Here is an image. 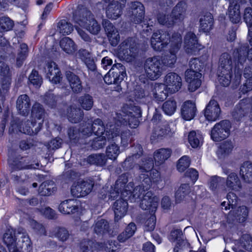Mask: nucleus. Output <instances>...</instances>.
I'll list each match as a JSON object with an SVG mask.
<instances>
[{
	"label": "nucleus",
	"instance_id": "5701e85b",
	"mask_svg": "<svg viewBox=\"0 0 252 252\" xmlns=\"http://www.w3.org/2000/svg\"><path fill=\"white\" fill-rule=\"evenodd\" d=\"M201 74L193 70H187L185 72V79L189 83V90L194 92L198 89L201 85L200 78Z\"/></svg>",
	"mask_w": 252,
	"mask_h": 252
},
{
	"label": "nucleus",
	"instance_id": "f8f14e48",
	"mask_svg": "<svg viewBox=\"0 0 252 252\" xmlns=\"http://www.w3.org/2000/svg\"><path fill=\"white\" fill-rule=\"evenodd\" d=\"M231 124L228 120H223L216 124L211 130V136L214 141H220L230 134Z\"/></svg>",
	"mask_w": 252,
	"mask_h": 252
},
{
	"label": "nucleus",
	"instance_id": "f257e3e1",
	"mask_svg": "<svg viewBox=\"0 0 252 252\" xmlns=\"http://www.w3.org/2000/svg\"><path fill=\"white\" fill-rule=\"evenodd\" d=\"M74 21L78 34L86 42H90L91 37L84 30L94 35L98 34L101 31L100 24L92 12L86 8L81 9L78 15L74 16Z\"/></svg>",
	"mask_w": 252,
	"mask_h": 252
},
{
	"label": "nucleus",
	"instance_id": "052dcab7",
	"mask_svg": "<svg viewBox=\"0 0 252 252\" xmlns=\"http://www.w3.org/2000/svg\"><path fill=\"white\" fill-rule=\"evenodd\" d=\"M224 183L223 178L217 176L212 177L210 179L209 188L214 192H217L220 189Z\"/></svg>",
	"mask_w": 252,
	"mask_h": 252
},
{
	"label": "nucleus",
	"instance_id": "9d476101",
	"mask_svg": "<svg viewBox=\"0 0 252 252\" xmlns=\"http://www.w3.org/2000/svg\"><path fill=\"white\" fill-rule=\"evenodd\" d=\"M170 37L169 33L162 31H157L153 33L151 38V45L152 48L156 51H161L170 43Z\"/></svg>",
	"mask_w": 252,
	"mask_h": 252
},
{
	"label": "nucleus",
	"instance_id": "c03bdc74",
	"mask_svg": "<svg viewBox=\"0 0 252 252\" xmlns=\"http://www.w3.org/2000/svg\"><path fill=\"white\" fill-rule=\"evenodd\" d=\"M78 56L89 70H95L96 65L94 58L88 51L84 49L80 50L78 52Z\"/></svg>",
	"mask_w": 252,
	"mask_h": 252
},
{
	"label": "nucleus",
	"instance_id": "680f3d73",
	"mask_svg": "<svg viewBox=\"0 0 252 252\" xmlns=\"http://www.w3.org/2000/svg\"><path fill=\"white\" fill-rule=\"evenodd\" d=\"M78 101L81 106L85 110H90L93 106V97L89 94H85L80 97Z\"/></svg>",
	"mask_w": 252,
	"mask_h": 252
},
{
	"label": "nucleus",
	"instance_id": "de8ad7c7",
	"mask_svg": "<svg viewBox=\"0 0 252 252\" xmlns=\"http://www.w3.org/2000/svg\"><path fill=\"white\" fill-rule=\"evenodd\" d=\"M55 190V185L52 181H47L42 183L39 188V193L43 196H49Z\"/></svg>",
	"mask_w": 252,
	"mask_h": 252
},
{
	"label": "nucleus",
	"instance_id": "473e14b6",
	"mask_svg": "<svg viewBox=\"0 0 252 252\" xmlns=\"http://www.w3.org/2000/svg\"><path fill=\"white\" fill-rule=\"evenodd\" d=\"M232 61L230 55L226 53L222 54L220 58L218 72L232 73Z\"/></svg>",
	"mask_w": 252,
	"mask_h": 252
},
{
	"label": "nucleus",
	"instance_id": "6ab92c4d",
	"mask_svg": "<svg viewBox=\"0 0 252 252\" xmlns=\"http://www.w3.org/2000/svg\"><path fill=\"white\" fill-rule=\"evenodd\" d=\"M173 132L167 124L156 126L152 132L151 140L153 143L159 142L172 135Z\"/></svg>",
	"mask_w": 252,
	"mask_h": 252
},
{
	"label": "nucleus",
	"instance_id": "393cba45",
	"mask_svg": "<svg viewBox=\"0 0 252 252\" xmlns=\"http://www.w3.org/2000/svg\"><path fill=\"white\" fill-rule=\"evenodd\" d=\"M252 105L248 99H242L237 104L232 112L234 119L239 120L249 112L252 113Z\"/></svg>",
	"mask_w": 252,
	"mask_h": 252
},
{
	"label": "nucleus",
	"instance_id": "3c124183",
	"mask_svg": "<svg viewBox=\"0 0 252 252\" xmlns=\"http://www.w3.org/2000/svg\"><path fill=\"white\" fill-rule=\"evenodd\" d=\"M109 71L117 78L118 81H122L126 75L125 67L121 63L114 64Z\"/></svg>",
	"mask_w": 252,
	"mask_h": 252
},
{
	"label": "nucleus",
	"instance_id": "423d86ee",
	"mask_svg": "<svg viewBox=\"0 0 252 252\" xmlns=\"http://www.w3.org/2000/svg\"><path fill=\"white\" fill-rule=\"evenodd\" d=\"M120 131L121 142L125 146L127 144L130 136L129 130H123L122 126L119 125L118 122H110L106 124V135L108 140L117 141L120 138Z\"/></svg>",
	"mask_w": 252,
	"mask_h": 252
},
{
	"label": "nucleus",
	"instance_id": "412c9836",
	"mask_svg": "<svg viewBox=\"0 0 252 252\" xmlns=\"http://www.w3.org/2000/svg\"><path fill=\"white\" fill-rule=\"evenodd\" d=\"M184 48L186 52L189 54H195L200 49L195 34L191 32H188L184 38Z\"/></svg>",
	"mask_w": 252,
	"mask_h": 252
},
{
	"label": "nucleus",
	"instance_id": "a878e982",
	"mask_svg": "<svg viewBox=\"0 0 252 252\" xmlns=\"http://www.w3.org/2000/svg\"><path fill=\"white\" fill-rule=\"evenodd\" d=\"M81 210V206L76 200L68 199L63 201L59 206V210L64 214H74Z\"/></svg>",
	"mask_w": 252,
	"mask_h": 252
},
{
	"label": "nucleus",
	"instance_id": "13d9d810",
	"mask_svg": "<svg viewBox=\"0 0 252 252\" xmlns=\"http://www.w3.org/2000/svg\"><path fill=\"white\" fill-rule=\"evenodd\" d=\"M73 30L72 25L65 20H62L58 23L57 31L63 34H69Z\"/></svg>",
	"mask_w": 252,
	"mask_h": 252
},
{
	"label": "nucleus",
	"instance_id": "a18cd8bd",
	"mask_svg": "<svg viewBox=\"0 0 252 252\" xmlns=\"http://www.w3.org/2000/svg\"><path fill=\"white\" fill-rule=\"evenodd\" d=\"M244 76L246 80L245 83L241 87L240 90L243 94H245L252 90V66L245 68Z\"/></svg>",
	"mask_w": 252,
	"mask_h": 252
},
{
	"label": "nucleus",
	"instance_id": "f03ea898",
	"mask_svg": "<svg viewBox=\"0 0 252 252\" xmlns=\"http://www.w3.org/2000/svg\"><path fill=\"white\" fill-rule=\"evenodd\" d=\"M141 185L136 186L133 189L134 184L129 182L125 186V191L122 192V195L124 198L129 199L131 202L135 201L136 199L141 198L142 195L143 199L140 203V207L143 210H149L151 213L155 212L158 204V198L156 196H153L151 191H148L145 194V185H143L142 181H140Z\"/></svg>",
	"mask_w": 252,
	"mask_h": 252
},
{
	"label": "nucleus",
	"instance_id": "58836bf2",
	"mask_svg": "<svg viewBox=\"0 0 252 252\" xmlns=\"http://www.w3.org/2000/svg\"><path fill=\"white\" fill-rule=\"evenodd\" d=\"M195 104L190 101H186L182 106V115L183 118L187 121L193 119L195 115Z\"/></svg>",
	"mask_w": 252,
	"mask_h": 252
},
{
	"label": "nucleus",
	"instance_id": "dca6fc26",
	"mask_svg": "<svg viewBox=\"0 0 252 252\" xmlns=\"http://www.w3.org/2000/svg\"><path fill=\"white\" fill-rule=\"evenodd\" d=\"M126 1V0H113L112 2H109L106 8V17L113 20L120 17Z\"/></svg>",
	"mask_w": 252,
	"mask_h": 252
},
{
	"label": "nucleus",
	"instance_id": "c85d7f7f",
	"mask_svg": "<svg viewBox=\"0 0 252 252\" xmlns=\"http://www.w3.org/2000/svg\"><path fill=\"white\" fill-rule=\"evenodd\" d=\"M127 198L123 197L117 200L113 204V210L115 213V220L118 221L126 214L127 209Z\"/></svg>",
	"mask_w": 252,
	"mask_h": 252
},
{
	"label": "nucleus",
	"instance_id": "37998d69",
	"mask_svg": "<svg viewBox=\"0 0 252 252\" xmlns=\"http://www.w3.org/2000/svg\"><path fill=\"white\" fill-rule=\"evenodd\" d=\"M67 116L70 122L77 123L83 119L84 112L80 108L71 106L67 109Z\"/></svg>",
	"mask_w": 252,
	"mask_h": 252
},
{
	"label": "nucleus",
	"instance_id": "c9c22d12",
	"mask_svg": "<svg viewBox=\"0 0 252 252\" xmlns=\"http://www.w3.org/2000/svg\"><path fill=\"white\" fill-rule=\"evenodd\" d=\"M200 30L204 32H209L212 29L214 24V19L210 12L203 13L200 19Z\"/></svg>",
	"mask_w": 252,
	"mask_h": 252
},
{
	"label": "nucleus",
	"instance_id": "f704fd0d",
	"mask_svg": "<svg viewBox=\"0 0 252 252\" xmlns=\"http://www.w3.org/2000/svg\"><path fill=\"white\" fill-rule=\"evenodd\" d=\"M187 5L183 1L179 2L172 11V16L175 22H182L186 16Z\"/></svg>",
	"mask_w": 252,
	"mask_h": 252
},
{
	"label": "nucleus",
	"instance_id": "49530a36",
	"mask_svg": "<svg viewBox=\"0 0 252 252\" xmlns=\"http://www.w3.org/2000/svg\"><path fill=\"white\" fill-rule=\"evenodd\" d=\"M135 149V153L127 158L123 163L122 166L126 170L132 168L133 162L142 154V148L140 145L136 146Z\"/></svg>",
	"mask_w": 252,
	"mask_h": 252
},
{
	"label": "nucleus",
	"instance_id": "bb28decb",
	"mask_svg": "<svg viewBox=\"0 0 252 252\" xmlns=\"http://www.w3.org/2000/svg\"><path fill=\"white\" fill-rule=\"evenodd\" d=\"M183 233L181 230L175 229L171 232L169 239L174 243V252H180L185 246L188 245L187 242L184 239Z\"/></svg>",
	"mask_w": 252,
	"mask_h": 252
},
{
	"label": "nucleus",
	"instance_id": "bf43d9fd",
	"mask_svg": "<svg viewBox=\"0 0 252 252\" xmlns=\"http://www.w3.org/2000/svg\"><path fill=\"white\" fill-rule=\"evenodd\" d=\"M158 23L167 27H171L176 23L171 15H166L164 13H159L158 16Z\"/></svg>",
	"mask_w": 252,
	"mask_h": 252
},
{
	"label": "nucleus",
	"instance_id": "e2e57ef3",
	"mask_svg": "<svg viewBox=\"0 0 252 252\" xmlns=\"http://www.w3.org/2000/svg\"><path fill=\"white\" fill-rule=\"evenodd\" d=\"M20 51L18 54L16 59V63L18 66H21L24 61L27 57L28 53V46L25 43H22L20 45Z\"/></svg>",
	"mask_w": 252,
	"mask_h": 252
},
{
	"label": "nucleus",
	"instance_id": "864d4df0",
	"mask_svg": "<svg viewBox=\"0 0 252 252\" xmlns=\"http://www.w3.org/2000/svg\"><path fill=\"white\" fill-rule=\"evenodd\" d=\"M136 227L134 223H130L126 228L125 231L118 236V240L120 242H124L131 237L135 233Z\"/></svg>",
	"mask_w": 252,
	"mask_h": 252
},
{
	"label": "nucleus",
	"instance_id": "a211bd4d",
	"mask_svg": "<svg viewBox=\"0 0 252 252\" xmlns=\"http://www.w3.org/2000/svg\"><path fill=\"white\" fill-rule=\"evenodd\" d=\"M16 248L19 252H23L24 249L28 252L32 250V242L26 231L23 228H19L16 234Z\"/></svg>",
	"mask_w": 252,
	"mask_h": 252
},
{
	"label": "nucleus",
	"instance_id": "f3484780",
	"mask_svg": "<svg viewBox=\"0 0 252 252\" xmlns=\"http://www.w3.org/2000/svg\"><path fill=\"white\" fill-rule=\"evenodd\" d=\"M134 109V113L129 111L128 114L124 115L121 118L118 116V119L115 122H118V124L121 126L126 125L128 123L131 128L136 127L139 125L138 118L141 116V112L137 107H135Z\"/></svg>",
	"mask_w": 252,
	"mask_h": 252
},
{
	"label": "nucleus",
	"instance_id": "4c0bfd02",
	"mask_svg": "<svg viewBox=\"0 0 252 252\" xmlns=\"http://www.w3.org/2000/svg\"><path fill=\"white\" fill-rule=\"evenodd\" d=\"M65 76L72 91L75 93L81 92L82 90V86L79 77L69 71L66 72Z\"/></svg>",
	"mask_w": 252,
	"mask_h": 252
},
{
	"label": "nucleus",
	"instance_id": "20e7f679",
	"mask_svg": "<svg viewBox=\"0 0 252 252\" xmlns=\"http://www.w3.org/2000/svg\"><path fill=\"white\" fill-rule=\"evenodd\" d=\"M144 68L147 77L151 80H157L165 71L163 63L158 56L147 58L145 61Z\"/></svg>",
	"mask_w": 252,
	"mask_h": 252
},
{
	"label": "nucleus",
	"instance_id": "b1692460",
	"mask_svg": "<svg viewBox=\"0 0 252 252\" xmlns=\"http://www.w3.org/2000/svg\"><path fill=\"white\" fill-rule=\"evenodd\" d=\"M220 108L217 101L211 99L206 106L204 111V116L209 121H215L220 114Z\"/></svg>",
	"mask_w": 252,
	"mask_h": 252
},
{
	"label": "nucleus",
	"instance_id": "5fc2aeb1",
	"mask_svg": "<svg viewBox=\"0 0 252 252\" xmlns=\"http://www.w3.org/2000/svg\"><path fill=\"white\" fill-rule=\"evenodd\" d=\"M60 46L66 53L72 54L76 50L74 42L70 38L65 37L60 41Z\"/></svg>",
	"mask_w": 252,
	"mask_h": 252
},
{
	"label": "nucleus",
	"instance_id": "0eeeda50",
	"mask_svg": "<svg viewBox=\"0 0 252 252\" xmlns=\"http://www.w3.org/2000/svg\"><path fill=\"white\" fill-rule=\"evenodd\" d=\"M119 56L126 62L133 61L138 54L135 40L132 38L125 40L120 45Z\"/></svg>",
	"mask_w": 252,
	"mask_h": 252
},
{
	"label": "nucleus",
	"instance_id": "774afa93",
	"mask_svg": "<svg viewBox=\"0 0 252 252\" xmlns=\"http://www.w3.org/2000/svg\"><path fill=\"white\" fill-rule=\"evenodd\" d=\"M120 153L119 147L115 144L109 145L106 149V155L112 160H115Z\"/></svg>",
	"mask_w": 252,
	"mask_h": 252
},
{
	"label": "nucleus",
	"instance_id": "c756f323",
	"mask_svg": "<svg viewBox=\"0 0 252 252\" xmlns=\"http://www.w3.org/2000/svg\"><path fill=\"white\" fill-rule=\"evenodd\" d=\"M45 72L47 77L51 82L54 84L60 82L62 78L61 74L55 63L52 62L48 63Z\"/></svg>",
	"mask_w": 252,
	"mask_h": 252
},
{
	"label": "nucleus",
	"instance_id": "aec40b11",
	"mask_svg": "<svg viewBox=\"0 0 252 252\" xmlns=\"http://www.w3.org/2000/svg\"><path fill=\"white\" fill-rule=\"evenodd\" d=\"M102 25L111 44L113 46H116L120 40V36L117 29L107 19L102 20Z\"/></svg>",
	"mask_w": 252,
	"mask_h": 252
},
{
	"label": "nucleus",
	"instance_id": "7ed1b4c3",
	"mask_svg": "<svg viewBox=\"0 0 252 252\" xmlns=\"http://www.w3.org/2000/svg\"><path fill=\"white\" fill-rule=\"evenodd\" d=\"M244 19L249 27L248 39L252 46V8L247 7L245 8ZM234 57L237 62L235 67L236 81L237 84L239 85L244 63L247 61V58L249 60H252V48L248 50L247 46L243 45L238 49L236 52H234Z\"/></svg>",
	"mask_w": 252,
	"mask_h": 252
},
{
	"label": "nucleus",
	"instance_id": "72a5a7b5",
	"mask_svg": "<svg viewBox=\"0 0 252 252\" xmlns=\"http://www.w3.org/2000/svg\"><path fill=\"white\" fill-rule=\"evenodd\" d=\"M37 126V125L36 123L32 119L30 121L28 120L24 122L23 120L21 125L18 122L14 121L11 124L9 131L11 133L19 131L25 133L23 131L24 128L27 129L30 126L33 130H34Z\"/></svg>",
	"mask_w": 252,
	"mask_h": 252
},
{
	"label": "nucleus",
	"instance_id": "ddd939ff",
	"mask_svg": "<svg viewBox=\"0 0 252 252\" xmlns=\"http://www.w3.org/2000/svg\"><path fill=\"white\" fill-rule=\"evenodd\" d=\"M94 182L92 180H82L74 183L71 188V193L75 197H83L92 191Z\"/></svg>",
	"mask_w": 252,
	"mask_h": 252
},
{
	"label": "nucleus",
	"instance_id": "39448f33",
	"mask_svg": "<svg viewBox=\"0 0 252 252\" xmlns=\"http://www.w3.org/2000/svg\"><path fill=\"white\" fill-rule=\"evenodd\" d=\"M182 41V38L180 33L175 32L172 33V38L170 39L169 54L165 55L163 58L161 59L165 70L167 67H172L176 62V54L181 47Z\"/></svg>",
	"mask_w": 252,
	"mask_h": 252
},
{
	"label": "nucleus",
	"instance_id": "6e6d98bb",
	"mask_svg": "<svg viewBox=\"0 0 252 252\" xmlns=\"http://www.w3.org/2000/svg\"><path fill=\"white\" fill-rule=\"evenodd\" d=\"M109 228L108 222L102 219L97 220L94 225V230L97 234H103L108 232Z\"/></svg>",
	"mask_w": 252,
	"mask_h": 252
},
{
	"label": "nucleus",
	"instance_id": "79ce46f5",
	"mask_svg": "<svg viewBox=\"0 0 252 252\" xmlns=\"http://www.w3.org/2000/svg\"><path fill=\"white\" fill-rule=\"evenodd\" d=\"M171 150L168 148H161L156 150L154 154L156 165L163 164L171 156Z\"/></svg>",
	"mask_w": 252,
	"mask_h": 252
},
{
	"label": "nucleus",
	"instance_id": "0e129e2a",
	"mask_svg": "<svg viewBox=\"0 0 252 252\" xmlns=\"http://www.w3.org/2000/svg\"><path fill=\"white\" fill-rule=\"evenodd\" d=\"M239 247L247 251H252V237L247 234L243 235L240 239Z\"/></svg>",
	"mask_w": 252,
	"mask_h": 252
},
{
	"label": "nucleus",
	"instance_id": "6e6552de",
	"mask_svg": "<svg viewBox=\"0 0 252 252\" xmlns=\"http://www.w3.org/2000/svg\"><path fill=\"white\" fill-rule=\"evenodd\" d=\"M79 130L83 137H89L93 132L95 135H102L106 131L102 121L98 118L95 119L93 122H86Z\"/></svg>",
	"mask_w": 252,
	"mask_h": 252
},
{
	"label": "nucleus",
	"instance_id": "9b49d317",
	"mask_svg": "<svg viewBox=\"0 0 252 252\" xmlns=\"http://www.w3.org/2000/svg\"><path fill=\"white\" fill-rule=\"evenodd\" d=\"M129 176L130 175L128 173L122 174L119 176L115 183L114 189L112 188V189L108 194L109 199H115L119 195V191L121 192V197H124L122 195V192L125 191V185L128 182ZM105 191V189H103L101 192V196L100 197L104 199H106L107 196V194H105L104 193Z\"/></svg>",
	"mask_w": 252,
	"mask_h": 252
},
{
	"label": "nucleus",
	"instance_id": "338daca9",
	"mask_svg": "<svg viewBox=\"0 0 252 252\" xmlns=\"http://www.w3.org/2000/svg\"><path fill=\"white\" fill-rule=\"evenodd\" d=\"M233 146L231 141H225L222 143L217 152L219 156L223 157L229 154L232 150Z\"/></svg>",
	"mask_w": 252,
	"mask_h": 252
},
{
	"label": "nucleus",
	"instance_id": "69168bd1",
	"mask_svg": "<svg viewBox=\"0 0 252 252\" xmlns=\"http://www.w3.org/2000/svg\"><path fill=\"white\" fill-rule=\"evenodd\" d=\"M189 142L192 148L198 147L201 143L202 136L200 134H197L195 131H190L188 135Z\"/></svg>",
	"mask_w": 252,
	"mask_h": 252
},
{
	"label": "nucleus",
	"instance_id": "4468645a",
	"mask_svg": "<svg viewBox=\"0 0 252 252\" xmlns=\"http://www.w3.org/2000/svg\"><path fill=\"white\" fill-rule=\"evenodd\" d=\"M126 15L135 23H141L144 18L145 7L139 1L131 2L128 4Z\"/></svg>",
	"mask_w": 252,
	"mask_h": 252
},
{
	"label": "nucleus",
	"instance_id": "ea45409f",
	"mask_svg": "<svg viewBox=\"0 0 252 252\" xmlns=\"http://www.w3.org/2000/svg\"><path fill=\"white\" fill-rule=\"evenodd\" d=\"M226 186L229 190L239 191L242 188L241 181L237 174L231 172L226 180Z\"/></svg>",
	"mask_w": 252,
	"mask_h": 252
},
{
	"label": "nucleus",
	"instance_id": "603ef678",
	"mask_svg": "<svg viewBox=\"0 0 252 252\" xmlns=\"http://www.w3.org/2000/svg\"><path fill=\"white\" fill-rule=\"evenodd\" d=\"M138 167L140 174L149 173L154 167L153 159L151 158H143Z\"/></svg>",
	"mask_w": 252,
	"mask_h": 252
},
{
	"label": "nucleus",
	"instance_id": "2eb2a0df",
	"mask_svg": "<svg viewBox=\"0 0 252 252\" xmlns=\"http://www.w3.org/2000/svg\"><path fill=\"white\" fill-rule=\"evenodd\" d=\"M163 85L166 86L169 93H175L181 88L182 85L181 77L176 73L169 72L164 77Z\"/></svg>",
	"mask_w": 252,
	"mask_h": 252
},
{
	"label": "nucleus",
	"instance_id": "cd10ccee",
	"mask_svg": "<svg viewBox=\"0 0 252 252\" xmlns=\"http://www.w3.org/2000/svg\"><path fill=\"white\" fill-rule=\"evenodd\" d=\"M150 173V177L149 174H140L139 179L142 181L143 185H145V189H149L152 183L157 184L161 180V177L159 172L157 170H152Z\"/></svg>",
	"mask_w": 252,
	"mask_h": 252
},
{
	"label": "nucleus",
	"instance_id": "e433bc0d",
	"mask_svg": "<svg viewBox=\"0 0 252 252\" xmlns=\"http://www.w3.org/2000/svg\"><path fill=\"white\" fill-rule=\"evenodd\" d=\"M30 100L28 96L23 94L19 96L16 103L17 109L19 113L25 116L28 114L30 108Z\"/></svg>",
	"mask_w": 252,
	"mask_h": 252
},
{
	"label": "nucleus",
	"instance_id": "a19ab883",
	"mask_svg": "<svg viewBox=\"0 0 252 252\" xmlns=\"http://www.w3.org/2000/svg\"><path fill=\"white\" fill-rule=\"evenodd\" d=\"M152 92L155 99L162 101L167 98L169 91L163 84H156Z\"/></svg>",
	"mask_w": 252,
	"mask_h": 252
},
{
	"label": "nucleus",
	"instance_id": "09e8293b",
	"mask_svg": "<svg viewBox=\"0 0 252 252\" xmlns=\"http://www.w3.org/2000/svg\"><path fill=\"white\" fill-rule=\"evenodd\" d=\"M190 192V187L188 184L181 185L175 194V199L177 203H180L188 196Z\"/></svg>",
	"mask_w": 252,
	"mask_h": 252
},
{
	"label": "nucleus",
	"instance_id": "7c9ffc66",
	"mask_svg": "<svg viewBox=\"0 0 252 252\" xmlns=\"http://www.w3.org/2000/svg\"><path fill=\"white\" fill-rule=\"evenodd\" d=\"M16 234L12 228H8L4 234L3 240L9 252H19L16 248Z\"/></svg>",
	"mask_w": 252,
	"mask_h": 252
},
{
	"label": "nucleus",
	"instance_id": "8fccbe9b",
	"mask_svg": "<svg viewBox=\"0 0 252 252\" xmlns=\"http://www.w3.org/2000/svg\"><path fill=\"white\" fill-rule=\"evenodd\" d=\"M240 174L246 182H252V164L249 161L244 162L241 167Z\"/></svg>",
	"mask_w": 252,
	"mask_h": 252
},
{
	"label": "nucleus",
	"instance_id": "2f4dec72",
	"mask_svg": "<svg viewBox=\"0 0 252 252\" xmlns=\"http://www.w3.org/2000/svg\"><path fill=\"white\" fill-rule=\"evenodd\" d=\"M249 211L247 207L242 206L239 207L236 210H232L228 215V219L229 222L232 220H236L240 222H243L247 219Z\"/></svg>",
	"mask_w": 252,
	"mask_h": 252
},
{
	"label": "nucleus",
	"instance_id": "1a4fd4ad",
	"mask_svg": "<svg viewBox=\"0 0 252 252\" xmlns=\"http://www.w3.org/2000/svg\"><path fill=\"white\" fill-rule=\"evenodd\" d=\"M44 116V110L42 106L39 103H35L33 105L32 110L31 119L37 125V126L33 130L30 126L29 128L23 129L25 134L28 135L35 134L41 128L43 122Z\"/></svg>",
	"mask_w": 252,
	"mask_h": 252
},
{
	"label": "nucleus",
	"instance_id": "4be33fe9",
	"mask_svg": "<svg viewBox=\"0 0 252 252\" xmlns=\"http://www.w3.org/2000/svg\"><path fill=\"white\" fill-rule=\"evenodd\" d=\"M8 163L13 170L35 169L39 166L38 163H31L28 158H18L15 160L9 159Z\"/></svg>",
	"mask_w": 252,
	"mask_h": 252
},
{
	"label": "nucleus",
	"instance_id": "4d7b16f0",
	"mask_svg": "<svg viewBox=\"0 0 252 252\" xmlns=\"http://www.w3.org/2000/svg\"><path fill=\"white\" fill-rule=\"evenodd\" d=\"M107 159L104 154H93L88 157L87 161L91 164L103 166L106 163Z\"/></svg>",
	"mask_w": 252,
	"mask_h": 252
}]
</instances>
